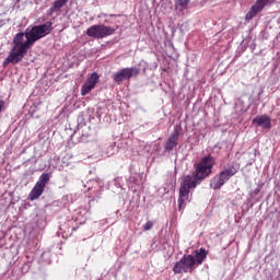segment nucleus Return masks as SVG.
<instances>
[{
	"label": "nucleus",
	"instance_id": "1",
	"mask_svg": "<svg viewBox=\"0 0 280 280\" xmlns=\"http://www.w3.org/2000/svg\"><path fill=\"white\" fill-rule=\"evenodd\" d=\"M54 31V22L47 21L44 24L28 26L25 32L18 33L13 37V48L11 49L9 56L3 61V67L8 65H19L30 48L34 46V43L49 36Z\"/></svg>",
	"mask_w": 280,
	"mask_h": 280
},
{
	"label": "nucleus",
	"instance_id": "2",
	"mask_svg": "<svg viewBox=\"0 0 280 280\" xmlns=\"http://www.w3.org/2000/svg\"><path fill=\"white\" fill-rule=\"evenodd\" d=\"M240 172V164L237 163H230L225 168H223L219 174L210 180V189H222L235 174Z\"/></svg>",
	"mask_w": 280,
	"mask_h": 280
},
{
	"label": "nucleus",
	"instance_id": "3",
	"mask_svg": "<svg viewBox=\"0 0 280 280\" xmlns=\"http://www.w3.org/2000/svg\"><path fill=\"white\" fill-rule=\"evenodd\" d=\"M202 183L196 175H186L179 187L178 210L183 211L189 202V189H196Z\"/></svg>",
	"mask_w": 280,
	"mask_h": 280
},
{
	"label": "nucleus",
	"instance_id": "4",
	"mask_svg": "<svg viewBox=\"0 0 280 280\" xmlns=\"http://www.w3.org/2000/svg\"><path fill=\"white\" fill-rule=\"evenodd\" d=\"M215 165V159L211 155H206L200 159L199 163L195 165V176L198 180L203 182L205 178H209L213 172Z\"/></svg>",
	"mask_w": 280,
	"mask_h": 280
},
{
	"label": "nucleus",
	"instance_id": "5",
	"mask_svg": "<svg viewBox=\"0 0 280 280\" xmlns=\"http://www.w3.org/2000/svg\"><path fill=\"white\" fill-rule=\"evenodd\" d=\"M195 268H198L196 257L191 254H185L182 259L173 266V272L180 275L182 272H191Z\"/></svg>",
	"mask_w": 280,
	"mask_h": 280
},
{
	"label": "nucleus",
	"instance_id": "6",
	"mask_svg": "<svg viewBox=\"0 0 280 280\" xmlns=\"http://www.w3.org/2000/svg\"><path fill=\"white\" fill-rule=\"evenodd\" d=\"M85 34L90 38H106L115 34V28L104 24L92 25L86 30Z\"/></svg>",
	"mask_w": 280,
	"mask_h": 280
},
{
	"label": "nucleus",
	"instance_id": "7",
	"mask_svg": "<svg viewBox=\"0 0 280 280\" xmlns=\"http://www.w3.org/2000/svg\"><path fill=\"white\" fill-rule=\"evenodd\" d=\"M49 178V173H44L39 176V179L28 195L30 200H38V198L43 196V191H45V187H47Z\"/></svg>",
	"mask_w": 280,
	"mask_h": 280
},
{
	"label": "nucleus",
	"instance_id": "8",
	"mask_svg": "<svg viewBox=\"0 0 280 280\" xmlns=\"http://www.w3.org/2000/svg\"><path fill=\"white\" fill-rule=\"evenodd\" d=\"M139 75V68H122L118 72L114 73V82L121 84L124 80H130V78H137Z\"/></svg>",
	"mask_w": 280,
	"mask_h": 280
},
{
	"label": "nucleus",
	"instance_id": "9",
	"mask_svg": "<svg viewBox=\"0 0 280 280\" xmlns=\"http://www.w3.org/2000/svg\"><path fill=\"white\" fill-rule=\"evenodd\" d=\"M270 3V0H256L255 4L252 5L249 11L245 15V21H253L259 12L264 10L268 4Z\"/></svg>",
	"mask_w": 280,
	"mask_h": 280
},
{
	"label": "nucleus",
	"instance_id": "10",
	"mask_svg": "<svg viewBox=\"0 0 280 280\" xmlns=\"http://www.w3.org/2000/svg\"><path fill=\"white\" fill-rule=\"evenodd\" d=\"M100 82V74L97 72L91 73L85 83L81 88V95H89Z\"/></svg>",
	"mask_w": 280,
	"mask_h": 280
},
{
	"label": "nucleus",
	"instance_id": "11",
	"mask_svg": "<svg viewBox=\"0 0 280 280\" xmlns=\"http://www.w3.org/2000/svg\"><path fill=\"white\" fill-rule=\"evenodd\" d=\"M178 139H180V128H175L166 140L165 151L172 152L178 145Z\"/></svg>",
	"mask_w": 280,
	"mask_h": 280
},
{
	"label": "nucleus",
	"instance_id": "12",
	"mask_svg": "<svg viewBox=\"0 0 280 280\" xmlns=\"http://www.w3.org/2000/svg\"><path fill=\"white\" fill-rule=\"evenodd\" d=\"M252 122L255 126L262 128V130H270V128H272V120L268 115L256 116L253 118Z\"/></svg>",
	"mask_w": 280,
	"mask_h": 280
},
{
	"label": "nucleus",
	"instance_id": "13",
	"mask_svg": "<svg viewBox=\"0 0 280 280\" xmlns=\"http://www.w3.org/2000/svg\"><path fill=\"white\" fill-rule=\"evenodd\" d=\"M91 128L86 125H78V130L75 131L81 137V141H86L91 137Z\"/></svg>",
	"mask_w": 280,
	"mask_h": 280
},
{
	"label": "nucleus",
	"instance_id": "14",
	"mask_svg": "<svg viewBox=\"0 0 280 280\" xmlns=\"http://www.w3.org/2000/svg\"><path fill=\"white\" fill-rule=\"evenodd\" d=\"M208 252L205 248L195 250V261L197 266H202L205 259H207Z\"/></svg>",
	"mask_w": 280,
	"mask_h": 280
},
{
	"label": "nucleus",
	"instance_id": "15",
	"mask_svg": "<svg viewBox=\"0 0 280 280\" xmlns=\"http://www.w3.org/2000/svg\"><path fill=\"white\" fill-rule=\"evenodd\" d=\"M69 3V0H56L49 9L50 14H56Z\"/></svg>",
	"mask_w": 280,
	"mask_h": 280
},
{
	"label": "nucleus",
	"instance_id": "16",
	"mask_svg": "<svg viewBox=\"0 0 280 280\" xmlns=\"http://www.w3.org/2000/svg\"><path fill=\"white\" fill-rule=\"evenodd\" d=\"M42 259L45 264H51V252H44L42 254Z\"/></svg>",
	"mask_w": 280,
	"mask_h": 280
},
{
	"label": "nucleus",
	"instance_id": "17",
	"mask_svg": "<svg viewBox=\"0 0 280 280\" xmlns=\"http://www.w3.org/2000/svg\"><path fill=\"white\" fill-rule=\"evenodd\" d=\"M115 142H112L107 148V156H113L115 152H117V149H115Z\"/></svg>",
	"mask_w": 280,
	"mask_h": 280
},
{
	"label": "nucleus",
	"instance_id": "18",
	"mask_svg": "<svg viewBox=\"0 0 280 280\" xmlns=\"http://www.w3.org/2000/svg\"><path fill=\"white\" fill-rule=\"evenodd\" d=\"M152 226H154V222L148 221V222L144 224L143 230H144V231H150V230H152Z\"/></svg>",
	"mask_w": 280,
	"mask_h": 280
},
{
	"label": "nucleus",
	"instance_id": "19",
	"mask_svg": "<svg viewBox=\"0 0 280 280\" xmlns=\"http://www.w3.org/2000/svg\"><path fill=\"white\" fill-rule=\"evenodd\" d=\"M189 0H178V5H180V8H187Z\"/></svg>",
	"mask_w": 280,
	"mask_h": 280
},
{
	"label": "nucleus",
	"instance_id": "20",
	"mask_svg": "<svg viewBox=\"0 0 280 280\" xmlns=\"http://www.w3.org/2000/svg\"><path fill=\"white\" fill-rule=\"evenodd\" d=\"M4 107H5V101L0 100V113L1 110H3Z\"/></svg>",
	"mask_w": 280,
	"mask_h": 280
},
{
	"label": "nucleus",
	"instance_id": "21",
	"mask_svg": "<svg viewBox=\"0 0 280 280\" xmlns=\"http://www.w3.org/2000/svg\"><path fill=\"white\" fill-rule=\"evenodd\" d=\"M56 168L59 170V172H62V170L65 168V166H63V165H57Z\"/></svg>",
	"mask_w": 280,
	"mask_h": 280
},
{
	"label": "nucleus",
	"instance_id": "22",
	"mask_svg": "<svg viewBox=\"0 0 280 280\" xmlns=\"http://www.w3.org/2000/svg\"><path fill=\"white\" fill-rule=\"evenodd\" d=\"M83 120H84V118L82 116L78 117V121H83Z\"/></svg>",
	"mask_w": 280,
	"mask_h": 280
},
{
	"label": "nucleus",
	"instance_id": "23",
	"mask_svg": "<svg viewBox=\"0 0 280 280\" xmlns=\"http://www.w3.org/2000/svg\"><path fill=\"white\" fill-rule=\"evenodd\" d=\"M140 65H145L147 66L148 63H145V61H141Z\"/></svg>",
	"mask_w": 280,
	"mask_h": 280
},
{
	"label": "nucleus",
	"instance_id": "24",
	"mask_svg": "<svg viewBox=\"0 0 280 280\" xmlns=\"http://www.w3.org/2000/svg\"><path fill=\"white\" fill-rule=\"evenodd\" d=\"M116 187H121V185H119V184L116 183Z\"/></svg>",
	"mask_w": 280,
	"mask_h": 280
}]
</instances>
